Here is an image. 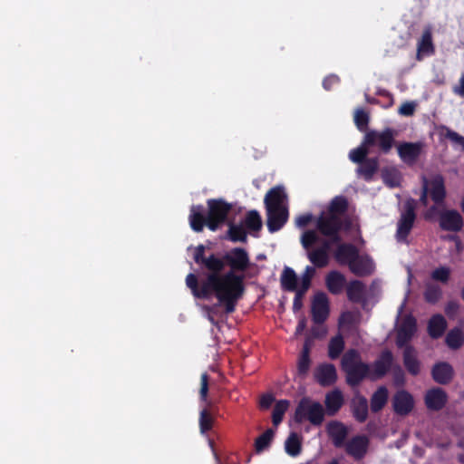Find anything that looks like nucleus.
I'll list each match as a JSON object with an SVG mask.
<instances>
[{"instance_id":"nucleus-1","label":"nucleus","mask_w":464,"mask_h":464,"mask_svg":"<svg viewBox=\"0 0 464 464\" xmlns=\"http://www.w3.org/2000/svg\"><path fill=\"white\" fill-rule=\"evenodd\" d=\"M205 252L204 245L195 247L193 259L201 271L198 275L189 273L186 276V285L195 298L208 300L215 296L224 305L225 312L232 314L246 291L242 273L250 266L249 255L242 247L208 256Z\"/></svg>"},{"instance_id":"nucleus-2","label":"nucleus","mask_w":464,"mask_h":464,"mask_svg":"<svg viewBox=\"0 0 464 464\" xmlns=\"http://www.w3.org/2000/svg\"><path fill=\"white\" fill-rule=\"evenodd\" d=\"M341 368L345 373L346 383L351 387L359 386L366 378L371 379V366L362 361L356 349H349L343 353Z\"/></svg>"},{"instance_id":"nucleus-3","label":"nucleus","mask_w":464,"mask_h":464,"mask_svg":"<svg viewBox=\"0 0 464 464\" xmlns=\"http://www.w3.org/2000/svg\"><path fill=\"white\" fill-rule=\"evenodd\" d=\"M294 418L297 423L309 420L313 425L319 426L324 420V410L320 402L303 397L295 408Z\"/></svg>"},{"instance_id":"nucleus-4","label":"nucleus","mask_w":464,"mask_h":464,"mask_svg":"<svg viewBox=\"0 0 464 464\" xmlns=\"http://www.w3.org/2000/svg\"><path fill=\"white\" fill-rule=\"evenodd\" d=\"M301 245L307 252V258L315 268H324L329 265L330 254L325 253L318 247L312 248L313 246L320 241V237L316 231L305 230L301 236Z\"/></svg>"},{"instance_id":"nucleus-5","label":"nucleus","mask_w":464,"mask_h":464,"mask_svg":"<svg viewBox=\"0 0 464 464\" xmlns=\"http://www.w3.org/2000/svg\"><path fill=\"white\" fill-rule=\"evenodd\" d=\"M416 200L408 198L403 204V210L401 213L397 223L396 238L400 242H405L414 226L416 220Z\"/></svg>"},{"instance_id":"nucleus-6","label":"nucleus","mask_w":464,"mask_h":464,"mask_svg":"<svg viewBox=\"0 0 464 464\" xmlns=\"http://www.w3.org/2000/svg\"><path fill=\"white\" fill-rule=\"evenodd\" d=\"M207 203L208 207V227L211 231H216L220 225L227 221L232 205L222 198H211Z\"/></svg>"},{"instance_id":"nucleus-7","label":"nucleus","mask_w":464,"mask_h":464,"mask_svg":"<svg viewBox=\"0 0 464 464\" xmlns=\"http://www.w3.org/2000/svg\"><path fill=\"white\" fill-rule=\"evenodd\" d=\"M343 219L341 217L330 213L322 214L317 220V229L324 237L332 238V241L338 243L341 241L339 232L343 227Z\"/></svg>"},{"instance_id":"nucleus-8","label":"nucleus","mask_w":464,"mask_h":464,"mask_svg":"<svg viewBox=\"0 0 464 464\" xmlns=\"http://www.w3.org/2000/svg\"><path fill=\"white\" fill-rule=\"evenodd\" d=\"M395 130L386 128L382 131L370 130L365 134V144L378 147L380 151L387 154L394 144Z\"/></svg>"},{"instance_id":"nucleus-9","label":"nucleus","mask_w":464,"mask_h":464,"mask_svg":"<svg viewBox=\"0 0 464 464\" xmlns=\"http://www.w3.org/2000/svg\"><path fill=\"white\" fill-rule=\"evenodd\" d=\"M394 356L392 351L385 349L381 352L373 362L371 369V380H378L384 377L393 368Z\"/></svg>"},{"instance_id":"nucleus-10","label":"nucleus","mask_w":464,"mask_h":464,"mask_svg":"<svg viewBox=\"0 0 464 464\" xmlns=\"http://www.w3.org/2000/svg\"><path fill=\"white\" fill-rule=\"evenodd\" d=\"M417 330V322L412 315H406L397 331L396 345L398 348L406 347L408 343L412 339Z\"/></svg>"},{"instance_id":"nucleus-11","label":"nucleus","mask_w":464,"mask_h":464,"mask_svg":"<svg viewBox=\"0 0 464 464\" xmlns=\"http://www.w3.org/2000/svg\"><path fill=\"white\" fill-rule=\"evenodd\" d=\"M392 403L393 411L400 416L408 415L414 408L413 396L405 390L396 392Z\"/></svg>"},{"instance_id":"nucleus-12","label":"nucleus","mask_w":464,"mask_h":464,"mask_svg":"<svg viewBox=\"0 0 464 464\" xmlns=\"http://www.w3.org/2000/svg\"><path fill=\"white\" fill-rule=\"evenodd\" d=\"M266 226L270 233L279 231L288 220L287 208H266Z\"/></svg>"},{"instance_id":"nucleus-13","label":"nucleus","mask_w":464,"mask_h":464,"mask_svg":"<svg viewBox=\"0 0 464 464\" xmlns=\"http://www.w3.org/2000/svg\"><path fill=\"white\" fill-rule=\"evenodd\" d=\"M424 401L428 410L439 411L447 404L448 395L441 388H431L426 392Z\"/></svg>"},{"instance_id":"nucleus-14","label":"nucleus","mask_w":464,"mask_h":464,"mask_svg":"<svg viewBox=\"0 0 464 464\" xmlns=\"http://www.w3.org/2000/svg\"><path fill=\"white\" fill-rule=\"evenodd\" d=\"M311 312L314 324H323L327 319L329 315V303L325 294L319 293L314 296Z\"/></svg>"},{"instance_id":"nucleus-15","label":"nucleus","mask_w":464,"mask_h":464,"mask_svg":"<svg viewBox=\"0 0 464 464\" xmlns=\"http://www.w3.org/2000/svg\"><path fill=\"white\" fill-rule=\"evenodd\" d=\"M398 155L408 164H414L421 154L422 145L420 142H402L398 145Z\"/></svg>"},{"instance_id":"nucleus-16","label":"nucleus","mask_w":464,"mask_h":464,"mask_svg":"<svg viewBox=\"0 0 464 464\" xmlns=\"http://www.w3.org/2000/svg\"><path fill=\"white\" fill-rule=\"evenodd\" d=\"M350 271L357 276H367L374 272L375 266L368 255L357 254V257L350 264Z\"/></svg>"},{"instance_id":"nucleus-17","label":"nucleus","mask_w":464,"mask_h":464,"mask_svg":"<svg viewBox=\"0 0 464 464\" xmlns=\"http://www.w3.org/2000/svg\"><path fill=\"white\" fill-rule=\"evenodd\" d=\"M440 227L445 231L458 232L463 227V218L457 210H445L440 213Z\"/></svg>"},{"instance_id":"nucleus-18","label":"nucleus","mask_w":464,"mask_h":464,"mask_svg":"<svg viewBox=\"0 0 464 464\" xmlns=\"http://www.w3.org/2000/svg\"><path fill=\"white\" fill-rule=\"evenodd\" d=\"M434 53L435 45L432 39V30L430 27H426L417 43L416 59L421 61L424 57L431 56Z\"/></svg>"},{"instance_id":"nucleus-19","label":"nucleus","mask_w":464,"mask_h":464,"mask_svg":"<svg viewBox=\"0 0 464 464\" xmlns=\"http://www.w3.org/2000/svg\"><path fill=\"white\" fill-rule=\"evenodd\" d=\"M359 253V249L351 243H342L340 244L335 252L334 258L340 265H347L350 266V264L357 257V254Z\"/></svg>"},{"instance_id":"nucleus-20","label":"nucleus","mask_w":464,"mask_h":464,"mask_svg":"<svg viewBox=\"0 0 464 464\" xmlns=\"http://www.w3.org/2000/svg\"><path fill=\"white\" fill-rule=\"evenodd\" d=\"M314 377L321 386H331L337 380L336 369L331 363L322 364L316 369Z\"/></svg>"},{"instance_id":"nucleus-21","label":"nucleus","mask_w":464,"mask_h":464,"mask_svg":"<svg viewBox=\"0 0 464 464\" xmlns=\"http://www.w3.org/2000/svg\"><path fill=\"white\" fill-rule=\"evenodd\" d=\"M454 375L452 366L445 362H437L431 369V376L439 384H448L451 382Z\"/></svg>"},{"instance_id":"nucleus-22","label":"nucleus","mask_w":464,"mask_h":464,"mask_svg":"<svg viewBox=\"0 0 464 464\" xmlns=\"http://www.w3.org/2000/svg\"><path fill=\"white\" fill-rule=\"evenodd\" d=\"M327 433L333 444L340 448L344 444L348 430L342 422L333 420L327 424Z\"/></svg>"},{"instance_id":"nucleus-23","label":"nucleus","mask_w":464,"mask_h":464,"mask_svg":"<svg viewBox=\"0 0 464 464\" xmlns=\"http://www.w3.org/2000/svg\"><path fill=\"white\" fill-rule=\"evenodd\" d=\"M369 440L365 436H355L346 444V452L355 459H362L368 449Z\"/></svg>"},{"instance_id":"nucleus-24","label":"nucleus","mask_w":464,"mask_h":464,"mask_svg":"<svg viewBox=\"0 0 464 464\" xmlns=\"http://www.w3.org/2000/svg\"><path fill=\"white\" fill-rule=\"evenodd\" d=\"M188 219L190 227L195 232H201L205 226L208 227V216H205L202 205H193L191 207Z\"/></svg>"},{"instance_id":"nucleus-25","label":"nucleus","mask_w":464,"mask_h":464,"mask_svg":"<svg viewBox=\"0 0 464 464\" xmlns=\"http://www.w3.org/2000/svg\"><path fill=\"white\" fill-rule=\"evenodd\" d=\"M325 285L331 294L340 295L346 285V278L339 271H330L325 276Z\"/></svg>"},{"instance_id":"nucleus-26","label":"nucleus","mask_w":464,"mask_h":464,"mask_svg":"<svg viewBox=\"0 0 464 464\" xmlns=\"http://www.w3.org/2000/svg\"><path fill=\"white\" fill-rule=\"evenodd\" d=\"M358 165L356 169L357 175L369 182L372 180L373 176L379 169V160L376 157L368 158Z\"/></svg>"},{"instance_id":"nucleus-27","label":"nucleus","mask_w":464,"mask_h":464,"mask_svg":"<svg viewBox=\"0 0 464 464\" xmlns=\"http://www.w3.org/2000/svg\"><path fill=\"white\" fill-rule=\"evenodd\" d=\"M403 348V364L410 374L416 376L420 372V362L417 358L416 350L411 345Z\"/></svg>"},{"instance_id":"nucleus-28","label":"nucleus","mask_w":464,"mask_h":464,"mask_svg":"<svg viewBox=\"0 0 464 464\" xmlns=\"http://www.w3.org/2000/svg\"><path fill=\"white\" fill-rule=\"evenodd\" d=\"M352 412L354 419L360 422H364L368 418V401L367 399L359 394V392L353 399L352 403Z\"/></svg>"},{"instance_id":"nucleus-29","label":"nucleus","mask_w":464,"mask_h":464,"mask_svg":"<svg viewBox=\"0 0 464 464\" xmlns=\"http://www.w3.org/2000/svg\"><path fill=\"white\" fill-rule=\"evenodd\" d=\"M324 402L327 414L334 416L343 405V395L340 390L335 389L326 394Z\"/></svg>"},{"instance_id":"nucleus-30","label":"nucleus","mask_w":464,"mask_h":464,"mask_svg":"<svg viewBox=\"0 0 464 464\" xmlns=\"http://www.w3.org/2000/svg\"><path fill=\"white\" fill-rule=\"evenodd\" d=\"M285 198L286 195L285 193L283 187H274L271 189H269L265 196L264 202L266 208H285V206H283V202L285 199Z\"/></svg>"},{"instance_id":"nucleus-31","label":"nucleus","mask_w":464,"mask_h":464,"mask_svg":"<svg viewBox=\"0 0 464 464\" xmlns=\"http://www.w3.org/2000/svg\"><path fill=\"white\" fill-rule=\"evenodd\" d=\"M366 286L360 280H352L346 286V294L349 301L362 303L365 298Z\"/></svg>"},{"instance_id":"nucleus-32","label":"nucleus","mask_w":464,"mask_h":464,"mask_svg":"<svg viewBox=\"0 0 464 464\" xmlns=\"http://www.w3.org/2000/svg\"><path fill=\"white\" fill-rule=\"evenodd\" d=\"M430 194L431 199L436 205H440L444 202L446 198V189L444 179L441 176H437L430 181Z\"/></svg>"},{"instance_id":"nucleus-33","label":"nucleus","mask_w":464,"mask_h":464,"mask_svg":"<svg viewBox=\"0 0 464 464\" xmlns=\"http://www.w3.org/2000/svg\"><path fill=\"white\" fill-rule=\"evenodd\" d=\"M447 328V322L441 314H434L430 317L428 324L429 335L433 339L442 336Z\"/></svg>"},{"instance_id":"nucleus-34","label":"nucleus","mask_w":464,"mask_h":464,"mask_svg":"<svg viewBox=\"0 0 464 464\" xmlns=\"http://www.w3.org/2000/svg\"><path fill=\"white\" fill-rule=\"evenodd\" d=\"M389 399L387 387L380 386L371 397V411L374 413L381 411L386 405Z\"/></svg>"},{"instance_id":"nucleus-35","label":"nucleus","mask_w":464,"mask_h":464,"mask_svg":"<svg viewBox=\"0 0 464 464\" xmlns=\"http://www.w3.org/2000/svg\"><path fill=\"white\" fill-rule=\"evenodd\" d=\"M298 278L294 269L285 266L281 274L280 284L284 291L294 292L297 289Z\"/></svg>"},{"instance_id":"nucleus-36","label":"nucleus","mask_w":464,"mask_h":464,"mask_svg":"<svg viewBox=\"0 0 464 464\" xmlns=\"http://www.w3.org/2000/svg\"><path fill=\"white\" fill-rule=\"evenodd\" d=\"M310 343L306 341L304 343L302 353L298 359L297 372L300 376H305L310 369L311 359H310Z\"/></svg>"},{"instance_id":"nucleus-37","label":"nucleus","mask_w":464,"mask_h":464,"mask_svg":"<svg viewBox=\"0 0 464 464\" xmlns=\"http://www.w3.org/2000/svg\"><path fill=\"white\" fill-rule=\"evenodd\" d=\"M345 347V343L342 334H338L332 337L328 344V356L332 360L339 358Z\"/></svg>"},{"instance_id":"nucleus-38","label":"nucleus","mask_w":464,"mask_h":464,"mask_svg":"<svg viewBox=\"0 0 464 464\" xmlns=\"http://www.w3.org/2000/svg\"><path fill=\"white\" fill-rule=\"evenodd\" d=\"M445 343L452 350L459 349L464 344V333L458 327L451 329L446 335Z\"/></svg>"},{"instance_id":"nucleus-39","label":"nucleus","mask_w":464,"mask_h":464,"mask_svg":"<svg viewBox=\"0 0 464 464\" xmlns=\"http://www.w3.org/2000/svg\"><path fill=\"white\" fill-rule=\"evenodd\" d=\"M227 238L232 242L246 243L247 240L246 231L242 224L236 225L228 222Z\"/></svg>"},{"instance_id":"nucleus-40","label":"nucleus","mask_w":464,"mask_h":464,"mask_svg":"<svg viewBox=\"0 0 464 464\" xmlns=\"http://www.w3.org/2000/svg\"><path fill=\"white\" fill-rule=\"evenodd\" d=\"M348 210V200L343 196H336L329 205L328 213L338 217L343 215Z\"/></svg>"},{"instance_id":"nucleus-41","label":"nucleus","mask_w":464,"mask_h":464,"mask_svg":"<svg viewBox=\"0 0 464 464\" xmlns=\"http://www.w3.org/2000/svg\"><path fill=\"white\" fill-rule=\"evenodd\" d=\"M383 183L389 188H398L401 185V177L395 169H385L382 172Z\"/></svg>"},{"instance_id":"nucleus-42","label":"nucleus","mask_w":464,"mask_h":464,"mask_svg":"<svg viewBox=\"0 0 464 464\" xmlns=\"http://www.w3.org/2000/svg\"><path fill=\"white\" fill-rule=\"evenodd\" d=\"M244 226L250 231L257 232L262 228L261 216L256 210H250L246 213Z\"/></svg>"},{"instance_id":"nucleus-43","label":"nucleus","mask_w":464,"mask_h":464,"mask_svg":"<svg viewBox=\"0 0 464 464\" xmlns=\"http://www.w3.org/2000/svg\"><path fill=\"white\" fill-rule=\"evenodd\" d=\"M301 440L297 433L292 432L285 443V449L288 455L295 457L301 451Z\"/></svg>"},{"instance_id":"nucleus-44","label":"nucleus","mask_w":464,"mask_h":464,"mask_svg":"<svg viewBox=\"0 0 464 464\" xmlns=\"http://www.w3.org/2000/svg\"><path fill=\"white\" fill-rule=\"evenodd\" d=\"M289 404V401L287 400H280L276 402L272 412V422L275 426H277L282 422Z\"/></svg>"},{"instance_id":"nucleus-45","label":"nucleus","mask_w":464,"mask_h":464,"mask_svg":"<svg viewBox=\"0 0 464 464\" xmlns=\"http://www.w3.org/2000/svg\"><path fill=\"white\" fill-rule=\"evenodd\" d=\"M371 146L368 145V144H365V139L363 140L362 143L352 150L350 152H349V159L354 162V163H361L362 162L363 160H367L368 159V154H369V148Z\"/></svg>"},{"instance_id":"nucleus-46","label":"nucleus","mask_w":464,"mask_h":464,"mask_svg":"<svg viewBox=\"0 0 464 464\" xmlns=\"http://www.w3.org/2000/svg\"><path fill=\"white\" fill-rule=\"evenodd\" d=\"M274 431L271 429L266 430L260 436H258L255 441V449L257 453L262 452L267 449L273 440Z\"/></svg>"},{"instance_id":"nucleus-47","label":"nucleus","mask_w":464,"mask_h":464,"mask_svg":"<svg viewBox=\"0 0 464 464\" xmlns=\"http://www.w3.org/2000/svg\"><path fill=\"white\" fill-rule=\"evenodd\" d=\"M198 422L201 433H206L212 429L214 420L208 409L200 411Z\"/></svg>"},{"instance_id":"nucleus-48","label":"nucleus","mask_w":464,"mask_h":464,"mask_svg":"<svg viewBox=\"0 0 464 464\" xmlns=\"http://www.w3.org/2000/svg\"><path fill=\"white\" fill-rule=\"evenodd\" d=\"M441 296V290L437 285H428L424 292L425 301L430 304H436Z\"/></svg>"},{"instance_id":"nucleus-49","label":"nucleus","mask_w":464,"mask_h":464,"mask_svg":"<svg viewBox=\"0 0 464 464\" xmlns=\"http://www.w3.org/2000/svg\"><path fill=\"white\" fill-rule=\"evenodd\" d=\"M354 122L359 130H366L369 123V115L362 109H359L354 114Z\"/></svg>"},{"instance_id":"nucleus-50","label":"nucleus","mask_w":464,"mask_h":464,"mask_svg":"<svg viewBox=\"0 0 464 464\" xmlns=\"http://www.w3.org/2000/svg\"><path fill=\"white\" fill-rule=\"evenodd\" d=\"M315 274V267L307 266L302 276V285L301 288L308 290L311 285V280Z\"/></svg>"},{"instance_id":"nucleus-51","label":"nucleus","mask_w":464,"mask_h":464,"mask_svg":"<svg viewBox=\"0 0 464 464\" xmlns=\"http://www.w3.org/2000/svg\"><path fill=\"white\" fill-rule=\"evenodd\" d=\"M208 380L209 376L207 372H204L200 376V390L199 397L202 401H207L208 394Z\"/></svg>"},{"instance_id":"nucleus-52","label":"nucleus","mask_w":464,"mask_h":464,"mask_svg":"<svg viewBox=\"0 0 464 464\" xmlns=\"http://www.w3.org/2000/svg\"><path fill=\"white\" fill-rule=\"evenodd\" d=\"M432 278L440 281L442 283H446L450 277V269L447 267H439L436 268L431 275Z\"/></svg>"},{"instance_id":"nucleus-53","label":"nucleus","mask_w":464,"mask_h":464,"mask_svg":"<svg viewBox=\"0 0 464 464\" xmlns=\"http://www.w3.org/2000/svg\"><path fill=\"white\" fill-rule=\"evenodd\" d=\"M307 290L303 288L296 289L295 295L293 301V310L294 312L299 311L303 306V297Z\"/></svg>"},{"instance_id":"nucleus-54","label":"nucleus","mask_w":464,"mask_h":464,"mask_svg":"<svg viewBox=\"0 0 464 464\" xmlns=\"http://www.w3.org/2000/svg\"><path fill=\"white\" fill-rule=\"evenodd\" d=\"M445 137L450 140L452 142L460 145L464 150V137L459 135L458 132L451 130L450 129L447 130Z\"/></svg>"},{"instance_id":"nucleus-55","label":"nucleus","mask_w":464,"mask_h":464,"mask_svg":"<svg viewBox=\"0 0 464 464\" xmlns=\"http://www.w3.org/2000/svg\"><path fill=\"white\" fill-rule=\"evenodd\" d=\"M415 111V104L412 102H404L399 108V113L403 116H411Z\"/></svg>"},{"instance_id":"nucleus-56","label":"nucleus","mask_w":464,"mask_h":464,"mask_svg":"<svg viewBox=\"0 0 464 464\" xmlns=\"http://www.w3.org/2000/svg\"><path fill=\"white\" fill-rule=\"evenodd\" d=\"M312 220L313 215L311 213L303 214L295 218V225L298 227H305Z\"/></svg>"},{"instance_id":"nucleus-57","label":"nucleus","mask_w":464,"mask_h":464,"mask_svg":"<svg viewBox=\"0 0 464 464\" xmlns=\"http://www.w3.org/2000/svg\"><path fill=\"white\" fill-rule=\"evenodd\" d=\"M393 377L396 385H403L405 382L404 372L400 365L393 367Z\"/></svg>"},{"instance_id":"nucleus-58","label":"nucleus","mask_w":464,"mask_h":464,"mask_svg":"<svg viewBox=\"0 0 464 464\" xmlns=\"http://www.w3.org/2000/svg\"><path fill=\"white\" fill-rule=\"evenodd\" d=\"M339 82H340V79L337 75H329L324 79L323 87L326 91H330V90H332L333 86L338 84Z\"/></svg>"},{"instance_id":"nucleus-59","label":"nucleus","mask_w":464,"mask_h":464,"mask_svg":"<svg viewBox=\"0 0 464 464\" xmlns=\"http://www.w3.org/2000/svg\"><path fill=\"white\" fill-rule=\"evenodd\" d=\"M274 401H275V397L272 394H270V393L264 394L260 398L259 406L263 410H267L270 408V406L272 405Z\"/></svg>"},{"instance_id":"nucleus-60","label":"nucleus","mask_w":464,"mask_h":464,"mask_svg":"<svg viewBox=\"0 0 464 464\" xmlns=\"http://www.w3.org/2000/svg\"><path fill=\"white\" fill-rule=\"evenodd\" d=\"M452 91L456 95H459V97H464V73L461 74L459 80V84L453 86Z\"/></svg>"},{"instance_id":"nucleus-61","label":"nucleus","mask_w":464,"mask_h":464,"mask_svg":"<svg viewBox=\"0 0 464 464\" xmlns=\"http://www.w3.org/2000/svg\"><path fill=\"white\" fill-rule=\"evenodd\" d=\"M428 192H429L428 182L424 179V184H423V187H422L421 195L420 197V202L421 203V205H423L425 207L428 205Z\"/></svg>"},{"instance_id":"nucleus-62","label":"nucleus","mask_w":464,"mask_h":464,"mask_svg":"<svg viewBox=\"0 0 464 464\" xmlns=\"http://www.w3.org/2000/svg\"><path fill=\"white\" fill-rule=\"evenodd\" d=\"M318 243H320V246H318L319 249H323V251H324L327 254L330 253L331 244L334 243L331 237L330 239L320 238V241Z\"/></svg>"},{"instance_id":"nucleus-63","label":"nucleus","mask_w":464,"mask_h":464,"mask_svg":"<svg viewBox=\"0 0 464 464\" xmlns=\"http://www.w3.org/2000/svg\"><path fill=\"white\" fill-rule=\"evenodd\" d=\"M459 309V305L456 302H449L445 307V312L447 314L450 315V314H454L457 313Z\"/></svg>"},{"instance_id":"nucleus-64","label":"nucleus","mask_w":464,"mask_h":464,"mask_svg":"<svg viewBox=\"0 0 464 464\" xmlns=\"http://www.w3.org/2000/svg\"><path fill=\"white\" fill-rule=\"evenodd\" d=\"M438 213V208L436 205L431 206L424 215L425 219L429 220L433 218L434 215Z\"/></svg>"}]
</instances>
